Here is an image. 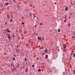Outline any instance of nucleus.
Segmentation results:
<instances>
[{"instance_id": "f257e3e1", "label": "nucleus", "mask_w": 75, "mask_h": 75, "mask_svg": "<svg viewBox=\"0 0 75 75\" xmlns=\"http://www.w3.org/2000/svg\"><path fill=\"white\" fill-rule=\"evenodd\" d=\"M28 71V67H26L25 68V73H27Z\"/></svg>"}, {"instance_id": "f03ea898", "label": "nucleus", "mask_w": 75, "mask_h": 75, "mask_svg": "<svg viewBox=\"0 0 75 75\" xmlns=\"http://www.w3.org/2000/svg\"><path fill=\"white\" fill-rule=\"evenodd\" d=\"M7 37L8 39H11V36L10 35H8Z\"/></svg>"}, {"instance_id": "7ed1b4c3", "label": "nucleus", "mask_w": 75, "mask_h": 75, "mask_svg": "<svg viewBox=\"0 0 75 75\" xmlns=\"http://www.w3.org/2000/svg\"><path fill=\"white\" fill-rule=\"evenodd\" d=\"M68 7H66L65 8V11H68Z\"/></svg>"}, {"instance_id": "20e7f679", "label": "nucleus", "mask_w": 75, "mask_h": 75, "mask_svg": "<svg viewBox=\"0 0 75 75\" xmlns=\"http://www.w3.org/2000/svg\"><path fill=\"white\" fill-rule=\"evenodd\" d=\"M37 20L36 21V22L37 23H38L39 22V20L38 19V17H37Z\"/></svg>"}, {"instance_id": "39448f33", "label": "nucleus", "mask_w": 75, "mask_h": 75, "mask_svg": "<svg viewBox=\"0 0 75 75\" xmlns=\"http://www.w3.org/2000/svg\"><path fill=\"white\" fill-rule=\"evenodd\" d=\"M9 5V3L8 2H6L5 3V5L6 6H8Z\"/></svg>"}, {"instance_id": "423d86ee", "label": "nucleus", "mask_w": 75, "mask_h": 75, "mask_svg": "<svg viewBox=\"0 0 75 75\" xmlns=\"http://www.w3.org/2000/svg\"><path fill=\"white\" fill-rule=\"evenodd\" d=\"M45 57L46 58H48V56L47 54H46L45 55Z\"/></svg>"}, {"instance_id": "0eeeda50", "label": "nucleus", "mask_w": 75, "mask_h": 75, "mask_svg": "<svg viewBox=\"0 0 75 75\" xmlns=\"http://www.w3.org/2000/svg\"><path fill=\"white\" fill-rule=\"evenodd\" d=\"M38 39L39 40H41V38L40 37H38Z\"/></svg>"}, {"instance_id": "6e6552de", "label": "nucleus", "mask_w": 75, "mask_h": 75, "mask_svg": "<svg viewBox=\"0 0 75 75\" xmlns=\"http://www.w3.org/2000/svg\"><path fill=\"white\" fill-rule=\"evenodd\" d=\"M13 66V67L14 68V67L13 66V63H11V67H12Z\"/></svg>"}, {"instance_id": "1a4fd4ad", "label": "nucleus", "mask_w": 75, "mask_h": 75, "mask_svg": "<svg viewBox=\"0 0 75 75\" xmlns=\"http://www.w3.org/2000/svg\"><path fill=\"white\" fill-rule=\"evenodd\" d=\"M66 47H67V46H64V49H66Z\"/></svg>"}, {"instance_id": "9d476101", "label": "nucleus", "mask_w": 75, "mask_h": 75, "mask_svg": "<svg viewBox=\"0 0 75 75\" xmlns=\"http://www.w3.org/2000/svg\"><path fill=\"white\" fill-rule=\"evenodd\" d=\"M45 52L47 53V50H45Z\"/></svg>"}, {"instance_id": "9b49d317", "label": "nucleus", "mask_w": 75, "mask_h": 75, "mask_svg": "<svg viewBox=\"0 0 75 75\" xmlns=\"http://www.w3.org/2000/svg\"><path fill=\"white\" fill-rule=\"evenodd\" d=\"M7 17L9 18V16L8 14H7Z\"/></svg>"}, {"instance_id": "f8f14e48", "label": "nucleus", "mask_w": 75, "mask_h": 75, "mask_svg": "<svg viewBox=\"0 0 75 75\" xmlns=\"http://www.w3.org/2000/svg\"><path fill=\"white\" fill-rule=\"evenodd\" d=\"M60 30L59 29H58V32L59 33L60 32Z\"/></svg>"}, {"instance_id": "ddd939ff", "label": "nucleus", "mask_w": 75, "mask_h": 75, "mask_svg": "<svg viewBox=\"0 0 75 75\" xmlns=\"http://www.w3.org/2000/svg\"><path fill=\"white\" fill-rule=\"evenodd\" d=\"M73 57H75V53H74L73 54Z\"/></svg>"}, {"instance_id": "4468645a", "label": "nucleus", "mask_w": 75, "mask_h": 75, "mask_svg": "<svg viewBox=\"0 0 75 75\" xmlns=\"http://www.w3.org/2000/svg\"><path fill=\"white\" fill-rule=\"evenodd\" d=\"M38 71L40 72L41 71V69H38Z\"/></svg>"}, {"instance_id": "2eb2a0df", "label": "nucleus", "mask_w": 75, "mask_h": 75, "mask_svg": "<svg viewBox=\"0 0 75 75\" xmlns=\"http://www.w3.org/2000/svg\"><path fill=\"white\" fill-rule=\"evenodd\" d=\"M67 16H65V20H67V18H67Z\"/></svg>"}, {"instance_id": "dca6fc26", "label": "nucleus", "mask_w": 75, "mask_h": 75, "mask_svg": "<svg viewBox=\"0 0 75 75\" xmlns=\"http://www.w3.org/2000/svg\"><path fill=\"white\" fill-rule=\"evenodd\" d=\"M15 35L14 34H12V37L13 38H14V36Z\"/></svg>"}, {"instance_id": "f3484780", "label": "nucleus", "mask_w": 75, "mask_h": 75, "mask_svg": "<svg viewBox=\"0 0 75 75\" xmlns=\"http://www.w3.org/2000/svg\"><path fill=\"white\" fill-rule=\"evenodd\" d=\"M8 33H10V30H8Z\"/></svg>"}, {"instance_id": "a211bd4d", "label": "nucleus", "mask_w": 75, "mask_h": 75, "mask_svg": "<svg viewBox=\"0 0 75 75\" xmlns=\"http://www.w3.org/2000/svg\"><path fill=\"white\" fill-rule=\"evenodd\" d=\"M25 61H27V59L26 58H25Z\"/></svg>"}, {"instance_id": "6ab92c4d", "label": "nucleus", "mask_w": 75, "mask_h": 75, "mask_svg": "<svg viewBox=\"0 0 75 75\" xmlns=\"http://www.w3.org/2000/svg\"><path fill=\"white\" fill-rule=\"evenodd\" d=\"M16 52L17 53H19V51L18 50H16Z\"/></svg>"}, {"instance_id": "aec40b11", "label": "nucleus", "mask_w": 75, "mask_h": 75, "mask_svg": "<svg viewBox=\"0 0 75 75\" xmlns=\"http://www.w3.org/2000/svg\"><path fill=\"white\" fill-rule=\"evenodd\" d=\"M70 25H71L70 24H68V26L69 27L70 26Z\"/></svg>"}, {"instance_id": "412c9836", "label": "nucleus", "mask_w": 75, "mask_h": 75, "mask_svg": "<svg viewBox=\"0 0 75 75\" xmlns=\"http://www.w3.org/2000/svg\"><path fill=\"white\" fill-rule=\"evenodd\" d=\"M13 60H14V61L15 60V57H13Z\"/></svg>"}, {"instance_id": "4be33fe9", "label": "nucleus", "mask_w": 75, "mask_h": 75, "mask_svg": "<svg viewBox=\"0 0 75 75\" xmlns=\"http://www.w3.org/2000/svg\"><path fill=\"white\" fill-rule=\"evenodd\" d=\"M22 68L23 69H24L25 68V67L24 66H23L22 67Z\"/></svg>"}, {"instance_id": "5701e85b", "label": "nucleus", "mask_w": 75, "mask_h": 75, "mask_svg": "<svg viewBox=\"0 0 75 75\" xmlns=\"http://www.w3.org/2000/svg\"><path fill=\"white\" fill-rule=\"evenodd\" d=\"M10 21L13 22V19H11L10 20Z\"/></svg>"}, {"instance_id": "b1692460", "label": "nucleus", "mask_w": 75, "mask_h": 75, "mask_svg": "<svg viewBox=\"0 0 75 75\" xmlns=\"http://www.w3.org/2000/svg\"><path fill=\"white\" fill-rule=\"evenodd\" d=\"M29 15H30V16H31V15H32V13H31Z\"/></svg>"}, {"instance_id": "393cba45", "label": "nucleus", "mask_w": 75, "mask_h": 75, "mask_svg": "<svg viewBox=\"0 0 75 75\" xmlns=\"http://www.w3.org/2000/svg\"><path fill=\"white\" fill-rule=\"evenodd\" d=\"M32 67H35V65H32Z\"/></svg>"}, {"instance_id": "a878e982", "label": "nucleus", "mask_w": 75, "mask_h": 75, "mask_svg": "<svg viewBox=\"0 0 75 75\" xmlns=\"http://www.w3.org/2000/svg\"><path fill=\"white\" fill-rule=\"evenodd\" d=\"M25 24V23H24V22H23V23H22V25H23V24Z\"/></svg>"}, {"instance_id": "bb28decb", "label": "nucleus", "mask_w": 75, "mask_h": 75, "mask_svg": "<svg viewBox=\"0 0 75 75\" xmlns=\"http://www.w3.org/2000/svg\"><path fill=\"white\" fill-rule=\"evenodd\" d=\"M16 69V68H14L13 69V70H15Z\"/></svg>"}, {"instance_id": "cd10ccee", "label": "nucleus", "mask_w": 75, "mask_h": 75, "mask_svg": "<svg viewBox=\"0 0 75 75\" xmlns=\"http://www.w3.org/2000/svg\"><path fill=\"white\" fill-rule=\"evenodd\" d=\"M18 66H20V64H18Z\"/></svg>"}, {"instance_id": "c85d7f7f", "label": "nucleus", "mask_w": 75, "mask_h": 75, "mask_svg": "<svg viewBox=\"0 0 75 75\" xmlns=\"http://www.w3.org/2000/svg\"><path fill=\"white\" fill-rule=\"evenodd\" d=\"M71 55H72L73 54V53H71Z\"/></svg>"}, {"instance_id": "c756f323", "label": "nucleus", "mask_w": 75, "mask_h": 75, "mask_svg": "<svg viewBox=\"0 0 75 75\" xmlns=\"http://www.w3.org/2000/svg\"><path fill=\"white\" fill-rule=\"evenodd\" d=\"M72 38H73L74 39V36H73Z\"/></svg>"}, {"instance_id": "7c9ffc66", "label": "nucleus", "mask_w": 75, "mask_h": 75, "mask_svg": "<svg viewBox=\"0 0 75 75\" xmlns=\"http://www.w3.org/2000/svg\"><path fill=\"white\" fill-rule=\"evenodd\" d=\"M44 38H42V40H44Z\"/></svg>"}, {"instance_id": "2f4dec72", "label": "nucleus", "mask_w": 75, "mask_h": 75, "mask_svg": "<svg viewBox=\"0 0 75 75\" xmlns=\"http://www.w3.org/2000/svg\"><path fill=\"white\" fill-rule=\"evenodd\" d=\"M19 66H17V67L18 68Z\"/></svg>"}, {"instance_id": "473e14b6", "label": "nucleus", "mask_w": 75, "mask_h": 75, "mask_svg": "<svg viewBox=\"0 0 75 75\" xmlns=\"http://www.w3.org/2000/svg\"><path fill=\"white\" fill-rule=\"evenodd\" d=\"M64 22H66V20H64Z\"/></svg>"}, {"instance_id": "72a5a7b5", "label": "nucleus", "mask_w": 75, "mask_h": 75, "mask_svg": "<svg viewBox=\"0 0 75 75\" xmlns=\"http://www.w3.org/2000/svg\"><path fill=\"white\" fill-rule=\"evenodd\" d=\"M42 24H43V23H40V24L41 25H42Z\"/></svg>"}, {"instance_id": "f704fd0d", "label": "nucleus", "mask_w": 75, "mask_h": 75, "mask_svg": "<svg viewBox=\"0 0 75 75\" xmlns=\"http://www.w3.org/2000/svg\"><path fill=\"white\" fill-rule=\"evenodd\" d=\"M33 8H35V7H34V6H33Z\"/></svg>"}, {"instance_id": "c9c22d12", "label": "nucleus", "mask_w": 75, "mask_h": 75, "mask_svg": "<svg viewBox=\"0 0 75 75\" xmlns=\"http://www.w3.org/2000/svg\"><path fill=\"white\" fill-rule=\"evenodd\" d=\"M18 7L19 8H20V6H18Z\"/></svg>"}, {"instance_id": "e433bc0d", "label": "nucleus", "mask_w": 75, "mask_h": 75, "mask_svg": "<svg viewBox=\"0 0 75 75\" xmlns=\"http://www.w3.org/2000/svg\"><path fill=\"white\" fill-rule=\"evenodd\" d=\"M74 74H75V71H74Z\"/></svg>"}, {"instance_id": "4c0bfd02", "label": "nucleus", "mask_w": 75, "mask_h": 75, "mask_svg": "<svg viewBox=\"0 0 75 75\" xmlns=\"http://www.w3.org/2000/svg\"><path fill=\"white\" fill-rule=\"evenodd\" d=\"M43 55H45V54H44V53H43Z\"/></svg>"}, {"instance_id": "58836bf2", "label": "nucleus", "mask_w": 75, "mask_h": 75, "mask_svg": "<svg viewBox=\"0 0 75 75\" xmlns=\"http://www.w3.org/2000/svg\"><path fill=\"white\" fill-rule=\"evenodd\" d=\"M72 14L71 13H70V15H71Z\"/></svg>"}, {"instance_id": "ea45409f", "label": "nucleus", "mask_w": 75, "mask_h": 75, "mask_svg": "<svg viewBox=\"0 0 75 75\" xmlns=\"http://www.w3.org/2000/svg\"><path fill=\"white\" fill-rule=\"evenodd\" d=\"M17 56H18V55H17Z\"/></svg>"}, {"instance_id": "a19ab883", "label": "nucleus", "mask_w": 75, "mask_h": 75, "mask_svg": "<svg viewBox=\"0 0 75 75\" xmlns=\"http://www.w3.org/2000/svg\"><path fill=\"white\" fill-rule=\"evenodd\" d=\"M26 64H28V63H27V62H26Z\"/></svg>"}, {"instance_id": "79ce46f5", "label": "nucleus", "mask_w": 75, "mask_h": 75, "mask_svg": "<svg viewBox=\"0 0 75 75\" xmlns=\"http://www.w3.org/2000/svg\"><path fill=\"white\" fill-rule=\"evenodd\" d=\"M41 40V41H42V39H41V40Z\"/></svg>"}, {"instance_id": "37998d69", "label": "nucleus", "mask_w": 75, "mask_h": 75, "mask_svg": "<svg viewBox=\"0 0 75 75\" xmlns=\"http://www.w3.org/2000/svg\"><path fill=\"white\" fill-rule=\"evenodd\" d=\"M12 72H13V71H12Z\"/></svg>"}, {"instance_id": "c03bdc74", "label": "nucleus", "mask_w": 75, "mask_h": 75, "mask_svg": "<svg viewBox=\"0 0 75 75\" xmlns=\"http://www.w3.org/2000/svg\"><path fill=\"white\" fill-rule=\"evenodd\" d=\"M75 71V70H74V71Z\"/></svg>"}, {"instance_id": "a18cd8bd", "label": "nucleus", "mask_w": 75, "mask_h": 75, "mask_svg": "<svg viewBox=\"0 0 75 75\" xmlns=\"http://www.w3.org/2000/svg\"><path fill=\"white\" fill-rule=\"evenodd\" d=\"M17 6H18V5H17Z\"/></svg>"}, {"instance_id": "49530a36", "label": "nucleus", "mask_w": 75, "mask_h": 75, "mask_svg": "<svg viewBox=\"0 0 75 75\" xmlns=\"http://www.w3.org/2000/svg\"><path fill=\"white\" fill-rule=\"evenodd\" d=\"M70 7H71V6H70Z\"/></svg>"}]
</instances>
